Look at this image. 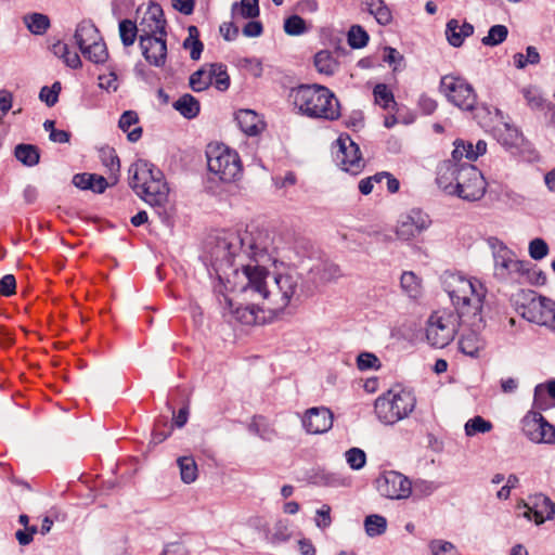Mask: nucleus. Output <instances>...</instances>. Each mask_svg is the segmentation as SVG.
I'll use <instances>...</instances> for the list:
<instances>
[{"mask_svg":"<svg viewBox=\"0 0 555 555\" xmlns=\"http://www.w3.org/2000/svg\"><path fill=\"white\" fill-rule=\"evenodd\" d=\"M547 397L555 399V379L547 384H539L534 388V406L545 410L548 406Z\"/></svg>","mask_w":555,"mask_h":555,"instance_id":"nucleus-41","label":"nucleus"},{"mask_svg":"<svg viewBox=\"0 0 555 555\" xmlns=\"http://www.w3.org/2000/svg\"><path fill=\"white\" fill-rule=\"evenodd\" d=\"M119 36L124 47H130L134 43L137 37L140 35L139 25L133 21L125 18L119 22Z\"/></svg>","mask_w":555,"mask_h":555,"instance_id":"nucleus-44","label":"nucleus"},{"mask_svg":"<svg viewBox=\"0 0 555 555\" xmlns=\"http://www.w3.org/2000/svg\"><path fill=\"white\" fill-rule=\"evenodd\" d=\"M28 30L34 35H43L50 27V18L42 13H30L23 17Z\"/></svg>","mask_w":555,"mask_h":555,"instance_id":"nucleus-39","label":"nucleus"},{"mask_svg":"<svg viewBox=\"0 0 555 555\" xmlns=\"http://www.w3.org/2000/svg\"><path fill=\"white\" fill-rule=\"evenodd\" d=\"M99 29L91 21H81L76 28L74 39L79 50L101 39Z\"/></svg>","mask_w":555,"mask_h":555,"instance_id":"nucleus-29","label":"nucleus"},{"mask_svg":"<svg viewBox=\"0 0 555 555\" xmlns=\"http://www.w3.org/2000/svg\"><path fill=\"white\" fill-rule=\"evenodd\" d=\"M100 158L102 164L107 168L109 171L108 179L112 181L113 184H115L118 180L117 173L119 172L120 163L119 158L112 147H103L100 150Z\"/></svg>","mask_w":555,"mask_h":555,"instance_id":"nucleus-38","label":"nucleus"},{"mask_svg":"<svg viewBox=\"0 0 555 555\" xmlns=\"http://www.w3.org/2000/svg\"><path fill=\"white\" fill-rule=\"evenodd\" d=\"M441 283L456 309L472 308L481 312L486 291L480 282L467 279L461 273L446 271L441 275Z\"/></svg>","mask_w":555,"mask_h":555,"instance_id":"nucleus-5","label":"nucleus"},{"mask_svg":"<svg viewBox=\"0 0 555 555\" xmlns=\"http://www.w3.org/2000/svg\"><path fill=\"white\" fill-rule=\"evenodd\" d=\"M415 404L416 398L412 390L392 388L375 400L374 410L380 422L392 425L408 417Z\"/></svg>","mask_w":555,"mask_h":555,"instance_id":"nucleus-7","label":"nucleus"},{"mask_svg":"<svg viewBox=\"0 0 555 555\" xmlns=\"http://www.w3.org/2000/svg\"><path fill=\"white\" fill-rule=\"evenodd\" d=\"M160 555H191V553L184 544L172 542L164 546Z\"/></svg>","mask_w":555,"mask_h":555,"instance_id":"nucleus-64","label":"nucleus"},{"mask_svg":"<svg viewBox=\"0 0 555 555\" xmlns=\"http://www.w3.org/2000/svg\"><path fill=\"white\" fill-rule=\"evenodd\" d=\"M209 75H211V85L215 83L216 88L220 91H225L230 87V77L227 73L225 66L220 63L209 65Z\"/></svg>","mask_w":555,"mask_h":555,"instance_id":"nucleus-47","label":"nucleus"},{"mask_svg":"<svg viewBox=\"0 0 555 555\" xmlns=\"http://www.w3.org/2000/svg\"><path fill=\"white\" fill-rule=\"evenodd\" d=\"M337 143L339 146L335 155L337 166L346 172L358 175L364 166L359 146L349 137H340Z\"/></svg>","mask_w":555,"mask_h":555,"instance_id":"nucleus-13","label":"nucleus"},{"mask_svg":"<svg viewBox=\"0 0 555 555\" xmlns=\"http://www.w3.org/2000/svg\"><path fill=\"white\" fill-rule=\"evenodd\" d=\"M292 537L287 520H278L273 527L270 541L274 544L284 543Z\"/></svg>","mask_w":555,"mask_h":555,"instance_id":"nucleus-53","label":"nucleus"},{"mask_svg":"<svg viewBox=\"0 0 555 555\" xmlns=\"http://www.w3.org/2000/svg\"><path fill=\"white\" fill-rule=\"evenodd\" d=\"M82 55L94 64H104L108 59V51L103 38L86 46L80 50Z\"/></svg>","mask_w":555,"mask_h":555,"instance_id":"nucleus-34","label":"nucleus"},{"mask_svg":"<svg viewBox=\"0 0 555 555\" xmlns=\"http://www.w3.org/2000/svg\"><path fill=\"white\" fill-rule=\"evenodd\" d=\"M357 366L361 371L378 369L380 361L374 353L362 352L357 357Z\"/></svg>","mask_w":555,"mask_h":555,"instance_id":"nucleus-59","label":"nucleus"},{"mask_svg":"<svg viewBox=\"0 0 555 555\" xmlns=\"http://www.w3.org/2000/svg\"><path fill=\"white\" fill-rule=\"evenodd\" d=\"M462 165L453 163V160H444L438 167L437 184L448 194H455L456 192L455 183L460 182Z\"/></svg>","mask_w":555,"mask_h":555,"instance_id":"nucleus-21","label":"nucleus"},{"mask_svg":"<svg viewBox=\"0 0 555 555\" xmlns=\"http://www.w3.org/2000/svg\"><path fill=\"white\" fill-rule=\"evenodd\" d=\"M209 261L220 281L228 270L237 273L241 269L247 283L243 291H253L263 299L269 297L267 288L268 266H283L279 258L274 236L267 230L225 232L215 238L209 249Z\"/></svg>","mask_w":555,"mask_h":555,"instance_id":"nucleus-1","label":"nucleus"},{"mask_svg":"<svg viewBox=\"0 0 555 555\" xmlns=\"http://www.w3.org/2000/svg\"><path fill=\"white\" fill-rule=\"evenodd\" d=\"M478 433H486V420L481 416H475L465 424V434L474 436Z\"/></svg>","mask_w":555,"mask_h":555,"instance_id":"nucleus-63","label":"nucleus"},{"mask_svg":"<svg viewBox=\"0 0 555 555\" xmlns=\"http://www.w3.org/2000/svg\"><path fill=\"white\" fill-rule=\"evenodd\" d=\"M474 33V26L469 23L464 22L460 24L457 20H450L447 23L446 27V36L448 42L455 48H459L463 44L464 39L469 37Z\"/></svg>","mask_w":555,"mask_h":555,"instance_id":"nucleus-27","label":"nucleus"},{"mask_svg":"<svg viewBox=\"0 0 555 555\" xmlns=\"http://www.w3.org/2000/svg\"><path fill=\"white\" fill-rule=\"evenodd\" d=\"M181 479L184 483H192L197 478V465L192 456H181L177 461Z\"/></svg>","mask_w":555,"mask_h":555,"instance_id":"nucleus-46","label":"nucleus"},{"mask_svg":"<svg viewBox=\"0 0 555 555\" xmlns=\"http://www.w3.org/2000/svg\"><path fill=\"white\" fill-rule=\"evenodd\" d=\"M341 271L338 264L324 260L319 261L309 270L308 276L315 286L338 280L341 276Z\"/></svg>","mask_w":555,"mask_h":555,"instance_id":"nucleus-23","label":"nucleus"},{"mask_svg":"<svg viewBox=\"0 0 555 555\" xmlns=\"http://www.w3.org/2000/svg\"><path fill=\"white\" fill-rule=\"evenodd\" d=\"M429 547L433 555H457L456 547L448 541L433 540Z\"/></svg>","mask_w":555,"mask_h":555,"instance_id":"nucleus-58","label":"nucleus"},{"mask_svg":"<svg viewBox=\"0 0 555 555\" xmlns=\"http://www.w3.org/2000/svg\"><path fill=\"white\" fill-rule=\"evenodd\" d=\"M166 24L162 7L158 3H151L139 23V39L166 36Z\"/></svg>","mask_w":555,"mask_h":555,"instance_id":"nucleus-15","label":"nucleus"},{"mask_svg":"<svg viewBox=\"0 0 555 555\" xmlns=\"http://www.w3.org/2000/svg\"><path fill=\"white\" fill-rule=\"evenodd\" d=\"M490 116V133L512 155L524 162L533 163L539 160V152L524 137L522 132L512 122L511 117L499 108L493 112L488 109Z\"/></svg>","mask_w":555,"mask_h":555,"instance_id":"nucleus-4","label":"nucleus"},{"mask_svg":"<svg viewBox=\"0 0 555 555\" xmlns=\"http://www.w3.org/2000/svg\"><path fill=\"white\" fill-rule=\"evenodd\" d=\"M364 529L370 538H375L384 534L387 529V519L377 514H372L364 519Z\"/></svg>","mask_w":555,"mask_h":555,"instance_id":"nucleus-42","label":"nucleus"},{"mask_svg":"<svg viewBox=\"0 0 555 555\" xmlns=\"http://www.w3.org/2000/svg\"><path fill=\"white\" fill-rule=\"evenodd\" d=\"M346 461L350 468L359 470L364 467L366 463V454L360 448H351L345 453Z\"/></svg>","mask_w":555,"mask_h":555,"instance_id":"nucleus-54","label":"nucleus"},{"mask_svg":"<svg viewBox=\"0 0 555 555\" xmlns=\"http://www.w3.org/2000/svg\"><path fill=\"white\" fill-rule=\"evenodd\" d=\"M300 276L296 272L276 273L275 284L281 293V309L286 308L293 301H299L301 293L299 288Z\"/></svg>","mask_w":555,"mask_h":555,"instance_id":"nucleus-17","label":"nucleus"},{"mask_svg":"<svg viewBox=\"0 0 555 555\" xmlns=\"http://www.w3.org/2000/svg\"><path fill=\"white\" fill-rule=\"evenodd\" d=\"M524 434L534 443L555 442V427L541 413L531 412L522 420Z\"/></svg>","mask_w":555,"mask_h":555,"instance_id":"nucleus-12","label":"nucleus"},{"mask_svg":"<svg viewBox=\"0 0 555 555\" xmlns=\"http://www.w3.org/2000/svg\"><path fill=\"white\" fill-rule=\"evenodd\" d=\"M177 109L184 118L193 119L199 114V102L192 94H183L173 103Z\"/></svg>","mask_w":555,"mask_h":555,"instance_id":"nucleus-35","label":"nucleus"},{"mask_svg":"<svg viewBox=\"0 0 555 555\" xmlns=\"http://www.w3.org/2000/svg\"><path fill=\"white\" fill-rule=\"evenodd\" d=\"M14 156L26 167H34L40 162V150L37 145L20 143L14 147Z\"/></svg>","mask_w":555,"mask_h":555,"instance_id":"nucleus-30","label":"nucleus"},{"mask_svg":"<svg viewBox=\"0 0 555 555\" xmlns=\"http://www.w3.org/2000/svg\"><path fill=\"white\" fill-rule=\"evenodd\" d=\"M73 184L80 190H91L94 193H103L107 186L108 181L102 176L95 173H76L73 177Z\"/></svg>","mask_w":555,"mask_h":555,"instance_id":"nucleus-28","label":"nucleus"},{"mask_svg":"<svg viewBox=\"0 0 555 555\" xmlns=\"http://www.w3.org/2000/svg\"><path fill=\"white\" fill-rule=\"evenodd\" d=\"M188 31H189V36L183 41V48L190 49V57L193 61H197V60H199V57L202 55L204 44L199 40V31L196 26H193V25L189 26Z\"/></svg>","mask_w":555,"mask_h":555,"instance_id":"nucleus-40","label":"nucleus"},{"mask_svg":"<svg viewBox=\"0 0 555 555\" xmlns=\"http://www.w3.org/2000/svg\"><path fill=\"white\" fill-rule=\"evenodd\" d=\"M235 120L247 135H257L264 127L260 116L253 109H240L235 114Z\"/></svg>","mask_w":555,"mask_h":555,"instance_id":"nucleus-26","label":"nucleus"},{"mask_svg":"<svg viewBox=\"0 0 555 555\" xmlns=\"http://www.w3.org/2000/svg\"><path fill=\"white\" fill-rule=\"evenodd\" d=\"M166 36L150 39L140 38L139 44L145 61L155 67H163L167 60Z\"/></svg>","mask_w":555,"mask_h":555,"instance_id":"nucleus-18","label":"nucleus"},{"mask_svg":"<svg viewBox=\"0 0 555 555\" xmlns=\"http://www.w3.org/2000/svg\"><path fill=\"white\" fill-rule=\"evenodd\" d=\"M440 90L459 108L463 111L475 108L476 94L464 79L451 75L443 76L440 81Z\"/></svg>","mask_w":555,"mask_h":555,"instance_id":"nucleus-9","label":"nucleus"},{"mask_svg":"<svg viewBox=\"0 0 555 555\" xmlns=\"http://www.w3.org/2000/svg\"><path fill=\"white\" fill-rule=\"evenodd\" d=\"M430 222V218L426 212L420 209H412L401 219L396 233L399 238L409 241L426 230Z\"/></svg>","mask_w":555,"mask_h":555,"instance_id":"nucleus-16","label":"nucleus"},{"mask_svg":"<svg viewBox=\"0 0 555 555\" xmlns=\"http://www.w3.org/2000/svg\"><path fill=\"white\" fill-rule=\"evenodd\" d=\"M231 319L228 321L230 324L238 323L242 326H251V325H263L272 323L276 317V314H270L268 318L259 314H230Z\"/></svg>","mask_w":555,"mask_h":555,"instance_id":"nucleus-45","label":"nucleus"},{"mask_svg":"<svg viewBox=\"0 0 555 555\" xmlns=\"http://www.w3.org/2000/svg\"><path fill=\"white\" fill-rule=\"evenodd\" d=\"M362 5L379 25L386 26L391 23V11L383 0H363Z\"/></svg>","mask_w":555,"mask_h":555,"instance_id":"nucleus-31","label":"nucleus"},{"mask_svg":"<svg viewBox=\"0 0 555 555\" xmlns=\"http://www.w3.org/2000/svg\"><path fill=\"white\" fill-rule=\"evenodd\" d=\"M139 122L138 114L133 111H126L121 114L118 127L127 132L128 140L130 142H137L142 135V128L137 127L133 130L129 131L130 127Z\"/></svg>","mask_w":555,"mask_h":555,"instance_id":"nucleus-37","label":"nucleus"},{"mask_svg":"<svg viewBox=\"0 0 555 555\" xmlns=\"http://www.w3.org/2000/svg\"><path fill=\"white\" fill-rule=\"evenodd\" d=\"M168 426V421L166 418L158 420L155 423L154 430L152 433V440L151 442L154 444H158L166 440L171 435L172 426H169L168 429H165V427Z\"/></svg>","mask_w":555,"mask_h":555,"instance_id":"nucleus-57","label":"nucleus"},{"mask_svg":"<svg viewBox=\"0 0 555 555\" xmlns=\"http://www.w3.org/2000/svg\"><path fill=\"white\" fill-rule=\"evenodd\" d=\"M455 327L447 322L443 317L430 314L427 321L426 338L430 346L435 348H444L454 338Z\"/></svg>","mask_w":555,"mask_h":555,"instance_id":"nucleus-14","label":"nucleus"},{"mask_svg":"<svg viewBox=\"0 0 555 555\" xmlns=\"http://www.w3.org/2000/svg\"><path fill=\"white\" fill-rule=\"evenodd\" d=\"M508 35V29L504 25H494L488 30V46L502 43Z\"/></svg>","mask_w":555,"mask_h":555,"instance_id":"nucleus-61","label":"nucleus"},{"mask_svg":"<svg viewBox=\"0 0 555 555\" xmlns=\"http://www.w3.org/2000/svg\"><path fill=\"white\" fill-rule=\"evenodd\" d=\"M376 488L383 496L391 500L406 499L412 492L409 478L395 470L383 473L376 479Z\"/></svg>","mask_w":555,"mask_h":555,"instance_id":"nucleus-11","label":"nucleus"},{"mask_svg":"<svg viewBox=\"0 0 555 555\" xmlns=\"http://www.w3.org/2000/svg\"><path fill=\"white\" fill-rule=\"evenodd\" d=\"M61 91V83L55 81L51 88L44 86L39 92V99L47 104L48 107H52L57 103L59 93Z\"/></svg>","mask_w":555,"mask_h":555,"instance_id":"nucleus-56","label":"nucleus"},{"mask_svg":"<svg viewBox=\"0 0 555 555\" xmlns=\"http://www.w3.org/2000/svg\"><path fill=\"white\" fill-rule=\"evenodd\" d=\"M211 85V75H209V70L206 72L204 68H201L194 72L190 77V87L195 92H201L206 90Z\"/></svg>","mask_w":555,"mask_h":555,"instance_id":"nucleus-51","label":"nucleus"},{"mask_svg":"<svg viewBox=\"0 0 555 555\" xmlns=\"http://www.w3.org/2000/svg\"><path fill=\"white\" fill-rule=\"evenodd\" d=\"M492 250L493 276L500 282L520 283L521 278L530 273V262L519 260L502 242L488 237Z\"/></svg>","mask_w":555,"mask_h":555,"instance_id":"nucleus-6","label":"nucleus"},{"mask_svg":"<svg viewBox=\"0 0 555 555\" xmlns=\"http://www.w3.org/2000/svg\"><path fill=\"white\" fill-rule=\"evenodd\" d=\"M486 153V141L479 140L476 146L470 142H466L462 139H456L454 141V150L452 152L453 163L462 164L461 159L463 157L468 160H476L479 155H483Z\"/></svg>","mask_w":555,"mask_h":555,"instance_id":"nucleus-25","label":"nucleus"},{"mask_svg":"<svg viewBox=\"0 0 555 555\" xmlns=\"http://www.w3.org/2000/svg\"><path fill=\"white\" fill-rule=\"evenodd\" d=\"M455 194L466 201H478L486 193V178L474 165H462L460 182L455 183Z\"/></svg>","mask_w":555,"mask_h":555,"instance_id":"nucleus-10","label":"nucleus"},{"mask_svg":"<svg viewBox=\"0 0 555 555\" xmlns=\"http://www.w3.org/2000/svg\"><path fill=\"white\" fill-rule=\"evenodd\" d=\"M206 157L209 172L221 182H234L242 176L243 168L238 154L224 144H208Z\"/></svg>","mask_w":555,"mask_h":555,"instance_id":"nucleus-8","label":"nucleus"},{"mask_svg":"<svg viewBox=\"0 0 555 555\" xmlns=\"http://www.w3.org/2000/svg\"><path fill=\"white\" fill-rule=\"evenodd\" d=\"M519 322L533 323L555 332V314H520Z\"/></svg>","mask_w":555,"mask_h":555,"instance_id":"nucleus-49","label":"nucleus"},{"mask_svg":"<svg viewBox=\"0 0 555 555\" xmlns=\"http://www.w3.org/2000/svg\"><path fill=\"white\" fill-rule=\"evenodd\" d=\"M514 300L516 305H520L528 312H533L539 308L545 310V312H555V302L530 289L520 291L516 294Z\"/></svg>","mask_w":555,"mask_h":555,"instance_id":"nucleus-22","label":"nucleus"},{"mask_svg":"<svg viewBox=\"0 0 555 555\" xmlns=\"http://www.w3.org/2000/svg\"><path fill=\"white\" fill-rule=\"evenodd\" d=\"M486 153V141L479 140L476 146L470 142H466L462 139H456L454 141V150L452 152L453 163L462 164L461 159L463 157L468 160H476L479 155H483Z\"/></svg>","mask_w":555,"mask_h":555,"instance_id":"nucleus-24","label":"nucleus"},{"mask_svg":"<svg viewBox=\"0 0 555 555\" xmlns=\"http://www.w3.org/2000/svg\"><path fill=\"white\" fill-rule=\"evenodd\" d=\"M259 1L258 0H241L232 5L231 14L233 20L238 21L240 18H255L259 16Z\"/></svg>","mask_w":555,"mask_h":555,"instance_id":"nucleus-32","label":"nucleus"},{"mask_svg":"<svg viewBox=\"0 0 555 555\" xmlns=\"http://www.w3.org/2000/svg\"><path fill=\"white\" fill-rule=\"evenodd\" d=\"M460 349L463 353L477 358L481 349L475 345V337L473 335L464 336L460 341Z\"/></svg>","mask_w":555,"mask_h":555,"instance_id":"nucleus-62","label":"nucleus"},{"mask_svg":"<svg viewBox=\"0 0 555 555\" xmlns=\"http://www.w3.org/2000/svg\"><path fill=\"white\" fill-rule=\"evenodd\" d=\"M302 425L309 434H323L333 426V414L327 408H311L302 418Z\"/></svg>","mask_w":555,"mask_h":555,"instance_id":"nucleus-20","label":"nucleus"},{"mask_svg":"<svg viewBox=\"0 0 555 555\" xmlns=\"http://www.w3.org/2000/svg\"><path fill=\"white\" fill-rule=\"evenodd\" d=\"M521 93L527 101V104L533 109H541L544 106V98L541 91L533 86L526 87L521 90Z\"/></svg>","mask_w":555,"mask_h":555,"instance_id":"nucleus-52","label":"nucleus"},{"mask_svg":"<svg viewBox=\"0 0 555 555\" xmlns=\"http://www.w3.org/2000/svg\"><path fill=\"white\" fill-rule=\"evenodd\" d=\"M306 22L299 15H292L284 22V31L291 36H299L306 33Z\"/></svg>","mask_w":555,"mask_h":555,"instance_id":"nucleus-55","label":"nucleus"},{"mask_svg":"<svg viewBox=\"0 0 555 555\" xmlns=\"http://www.w3.org/2000/svg\"><path fill=\"white\" fill-rule=\"evenodd\" d=\"M249 433L260 437L263 440H272L275 436L274 429L269 425L263 416H254L248 425Z\"/></svg>","mask_w":555,"mask_h":555,"instance_id":"nucleus-43","label":"nucleus"},{"mask_svg":"<svg viewBox=\"0 0 555 555\" xmlns=\"http://www.w3.org/2000/svg\"><path fill=\"white\" fill-rule=\"evenodd\" d=\"M375 103L384 109L389 108L390 104L396 105L395 96L385 83H378L373 90Z\"/></svg>","mask_w":555,"mask_h":555,"instance_id":"nucleus-50","label":"nucleus"},{"mask_svg":"<svg viewBox=\"0 0 555 555\" xmlns=\"http://www.w3.org/2000/svg\"><path fill=\"white\" fill-rule=\"evenodd\" d=\"M288 101L310 118L337 120L340 104L335 94L321 85H300L288 92Z\"/></svg>","mask_w":555,"mask_h":555,"instance_id":"nucleus-2","label":"nucleus"},{"mask_svg":"<svg viewBox=\"0 0 555 555\" xmlns=\"http://www.w3.org/2000/svg\"><path fill=\"white\" fill-rule=\"evenodd\" d=\"M314 66L320 74L332 76L338 69L339 63L328 50H321L314 55Z\"/></svg>","mask_w":555,"mask_h":555,"instance_id":"nucleus-33","label":"nucleus"},{"mask_svg":"<svg viewBox=\"0 0 555 555\" xmlns=\"http://www.w3.org/2000/svg\"><path fill=\"white\" fill-rule=\"evenodd\" d=\"M400 285L402 292L411 299H417L422 295V281L412 271H405L401 274Z\"/></svg>","mask_w":555,"mask_h":555,"instance_id":"nucleus-36","label":"nucleus"},{"mask_svg":"<svg viewBox=\"0 0 555 555\" xmlns=\"http://www.w3.org/2000/svg\"><path fill=\"white\" fill-rule=\"evenodd\" d=\"M548 254V246L542 238H534L529 244V255L534 260H541Z\"/></svg>","mask_w":555,"mask_h":555,"instance_id":"nucleus-60","label":"nucleus"},{"mask_svg":"<svg viewBox=\"0 0 555 555\" xmlns=\"http://www.w3.org/2000/svg\"><path fill=\"white\" fill-rule=\"evenodd\" d=\"M527 511L524 516L528 519L533 514L534 522L537 525L543 524L545 520H551L555 515V504L551 499L542 493L534 494L529 498V503L525 504Z\"/></svg>","mask_w":555,"mask_h":555,"instance_id":"nucleus-19","label":"nucleus"},{"mask_svg":"<svg viewBox=\"0 0 555 555\" xmlns=\"http://www.w3.org/2000/svg\"><path fill=\"white\" fill-rule=\"evenodd\" d=\"M369 34L360 25H352L348 31V44L352 49L364 48L369 42Z\"/></svg>","mask_w":555,"mask_h":555,"instance_id":"nucleus-48","label":"nucleus"},{"mask_svg":"<svg viewBox=\"0 0 555 555\" xmlns=\"http://www.w3.org/2000/svg\"><path fill=\"white\" fill-rule=\"evenodd\" d=\"M128 173L131 189L160 216L169 194L163 171L147 160L139 159L129 167Z\"/></svg>","mask_w":555,"mask_h":555,"instance_id":"nucleus-3","label":"nucleus"}]
</instances>
